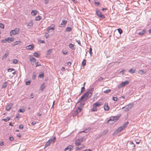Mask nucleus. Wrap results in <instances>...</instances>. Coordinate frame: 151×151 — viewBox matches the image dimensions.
Listing matches in <instances>:
<instances>
[{"instance_id": "412c9836", "label": "nucleus", "mask_w": 151, "mask_h": 151, "mask_svg": "<svg viewBox=\"0 0 151 151\" xmlns=\"http://www.w3.org/2000/svg\"><path fill=\"white\" fill-rule=\"evenodd\" d=\"M74 45H73L72 43H70L69 45V48L72 50H75V48L74 47Z\"/></svg>"}, {"instance_id": "79ce46f5", "label": "nucleus", "mask_w": 151, "mask_h": 151, "mask_svg": "<svg viewBox=\"0 0 151 151\" xmlns=\"http://www.w3.org/2000/svg\"><path fill=\"white\" fill-rule=\"evenodd\" d=\"M9 40L8 41V42L9 43L11 42H13L14 40V39L13 38H8Z\"/></svg>"}, {"instance_id": "603ef678", "label": "nucleus", "mask_w": 151, "mask_h": 151, "mask_svg": "<svg viewBox=\"0 0 151 151\" xmlns=\"http://www.w3.org/2000/svg\"><path fill=\"white\" fill-rule=\"evenodd\" d=\"M85 91V88L84 87V86L83 87H82L81 88V93H82L83 91Z\"/></svg>"}, {"instance_id": "2f4dec72", "label": "nucleus", "mask_w": 151, "mask_h": 151, "mask_svg": "<svg viewBox=\"0 0 151 151\" xmlns=\"http://www.w3.org/2000/svg\"><path fill=\"white\" fill-rule=\"evenodd\" d=\"M86 60L85 59H84L83 61L82 62V65L83 66H84L86 64Z\"/></svg>"}, {"instance_id": "f257e3e1", "label": "nucleus", "mask_w": 151, "mask_h": 151, "mask_svg": "<svg viewBox=\"0 0 151 151\" xmlns=\"http://www.w3.org/2000/svg\"><path fill=\"white\" fill-rule=\"evenodd\" d=\"M94 90V88H92L86 93L82 95L81 98V99H83L84 101H86L88 97H90Z\"/></svg>"}, {"instance_id": "5fc2aeb1", "label": "nucleus", "mask_w": 151, "mask_h": 151, "mask_svg": "<svg viewBox=\"0 0 151 151\" xmlns=\"http://www.w3.org/2000/svg\"><path fill=\"white\" fill-rule=\"evenodd\" d=\"M114 122L116 121L119 118L117 116H114Z\"/></svg>"}, {"instance_id": "b1692460", "label": "nucleus", "mask_w": 151, "mask_h": 151, "mask_svg": "<svg viewBox=\"0 0 151 151\" xmlns=\"http://www.w3.org/2000/svg\"><path fill=\"white\" fill-rule=\"evenodd\" d=\"M108 132V130L106 129L104 130L101 133V135H106Z\"/></svg>"}, {"instance_id": "dca6fc26", "label": "nucleus", "mask_w": 151, "mask_h": 151, "mask_svg": "<svg viewBox=\"0 0 151 151\" xmlns=\"http://www.w3.org/2000/svg\"><path fill=\"white\" fill-rule=\"evenodd\" d=\"M56 139L55 137H53L50 139L48 140L50 143H53L55 141Z\"/></svg>"}, {"instance_id": "c85d7f7f", "label": "nucleus", "mask_w": 151, "mask_h": 151, "mask_svg": "<svg viewBox=\"0 0 151 151\" xmlns=\"http://www.w3.org/2000/svg\"><path fill=\"white\" fill-rule=\"evenodd\" d=\"M129 124V122H126L122 126V127H123L124 128V129L127 127V126Z\"/></svg>"}, {"instance_id": "0e129e2a", "label": "nucleus", "mask_w": 151, "mask_h": 151, "mask_svg": "<svg viewBox=\"0 0 151 151\" xmlns=\"http://www.w3.org/2000/svg\"><path fill=\"white\" fill-rule=\"evenodd\" d=\"M125 71V70H122L120 72V73H122V74H123L124 73Z\"/></svg>"}, {"instance_id": "9b49d317", "label": "nucleus", "mask_w": 151, "mask_h": 151, "mask_svg": "<svg viewBox=\"0 0 151 151\" xmlns=\"http://www.w3.org/2000/svg\"><path fill=\"white\" fill-rule=\"evenodd\" d=\"M104 109L105 111H108L110 109L109 107L108 106L107 103H105L104 106Z\"/></svg>"}, {"instance_id": "a211bd4d", "label": "nucleus", "mask_w": 151, "mask_h": 151, "mask_svg": "<svg viewBox=\"0 0 151 151\" xmlns=\"http://www.w3.org/2000/svg\"><path fill=\"white\" fill-rule=\"evenodd\" d=\"M30 61L31 62L32 64L33 65L36 61V59L35 58L32 57L30 59Z\"/></svg>"}, {"instance_id": "bf43d9fd", "label": "nucleus", "mask_w": 151, "mask_h": 151, "mask_svg": "<svg viewBox=\"0 0 151 151\" xmlns=\"http://www.w3.org/2000/svg\"><path fill=\"white\" fill-rule=\"evenodd\" d=\"M23 125L22 124H21L19 125V128L20 129H22L23 128Z\"/></svg>"}, {"instance_id": "423d86ee", "label": "nucleus", "mask_w": 151, "mask_h": 151, "mask_svg": "<svg viewBox=\"0 0 151 151\" xmlns=\"http://www.w3.org/2000/svg\"><path fill=\"white\" fill-rule=\"evenodd\" d=\"M19 31V28H16L14 30H12L10 32V34L11 35H14L18 33Z\"/></svg>"}, {"instance_id": "58836bf2", "label": "nucleus", "mask_w": 151, "mask_h": 151, "mask_svg": "<svg viewBox=\"0 0 151 151\" xmlns=\"http://www.w3.org/2000/svg\"><path fill=\"white\" fill-rule=\"evenodd\" d=\"M72 29L70 27H67L65 31L66 32H70L71 31Z\"/></svg>"}, {"instance_id": "393cba45", "label": "nucleus", "mask_w": 151, "mask_h": 151, "mask_svg": "<svg viewBox=\"0 0 151 151\" xmlns=\"http://www.w3.org/2000/svg\"><path fill=\"white\" fill-rule=\"evenodd\" d=\"M51 144V143H50V142L49 141H47V142L46 143V144L45 145V147H47L48 146H50V145Z\"/></svg>"}, {"instance_id": "39448f33", "label": "nucleus", "mask_w": 151, "mask_h": 151, "mask_svg": "<svg viewBox=\"0 0 151 151\" xmlns=\"http://www.w3.org/2000/svg\"><path fill=\"white\" fill-rule=\"evenodd\" d=\"M83 140V138L82 137L79 138L76 140V142H75V144L77 146H79L80 145L81 143L82 142Z\"/></svg>"}, {"instance_id": "c756f323", "label": "nucleus", "mask_w": 151, "mask_h": 151, "mask_svg": "<svg viewBox=\"0 0 151 151\" xmlns=\"http://www.w3.org/2000/svg\"><path fill=\"white\" fill-rule=\"evenodd\" d=\"M37 11L35 10H32L31 12V14L33 16H35L37 14Z\"/></svg>"}, {"instance_id": "c9c22d12", "label": "nucleus", "mask_w": 151, "mask_h": 151, "mask_svg": "<svg viewBox=\"0 0 151 151\" xmlns=\"http://www.w3.org/2000/svg\"><path fill=\"white\" fill-rule=\"evenodd\" d=\"M36 78V75H35V73H33L32 76V78L33 80H35V79Z\"/></svg>"}, {"instance_id": "20e7f679", "label": "nucleus", "mask_w": 151, "mask_h": 151, "mask_svg": "<svg viewBox=\"0 0 151 151\" xmlns=\"http://www.w3.org/2000/svg\"><path fill=\"white\" fill-rule=\"evenodd\" d=\"M96 14L99 18L102 19H104L105 18L104 15L102 14L101 12L98 9H96Z\"/></svg>"}, {"instance_id": "864d4df0", "label": "nucleus", "mask_w": 151, "mask_h": 151, "mask_svg": "<svg viewBox=\"0 0 151 151\" xmlns=\"http://www.w3.org/2000/svg\"><path fill=\"white\" fill-rule=\"evenodd\" d=\"M14 69L13 68H9L8 69V71L9 72H12L13 70H14Z\"/></svg>"}, {"instance_id": "f03ea898", "label": "nucleus", "mask_w": 151, "mask_h": 151, "mask_svg": "<svg viewBox=\"0 0 151 151\" xmlns=\"http://www.w3.org/2000/svg\"><path fill=\"white\" fill-rule=\"evenodd\" d=\"M133 105L134 104L132 103L129 104L128 105L125 106V107H123L122 109H123L125 108V109H124L123 110L126 111H127L131 109Z\"/></svg>"}, {"instance_id": "473e14b6", "label": "nucleus", "mask_w": 151, "mask_h": 151, "mask_svg": "<svg viewBox=\"0 0 151 151\" xmlns=\"http://www.w3.org/2000/svg\"><path fill=\"white\" fill-rule=\"evenodd\" d=\"M21 41H17L14 42V45H19L21 43Z\"/></svg>"}, {"instance_id": "f704fd0d", "label": "nucleus", "mask_w": 151, "mask_h": 151, "mask_svg": "<svg viewBox=\"0 0 151 151\" xmlns=\"http://www.w3.org/2000/svg\"><path fill=\"white\" fill-rule=\"evenodd\" d=\"M41 19V17L40 16H38L35 18V20L37 21L40 20Z\"/></svg>"}, {"instance_id": "5701e85b", "label": "nucleus", "mask_w": 151, "mask_h": 151, "mask_svg": "<svg viewBox=\"0 0 151 151\" xmlns=\"http://www.w3.org/2000/svg\"><path fill=\"white\" fill-rule=\"evenodd\" d=\"M45 84L43 83L41 85L40 87V89L42 91L45 88Z\"/></svg>"}, {"instance_id": "49530a36", "label": "nucleus", "mask_w": 151, "mask_h": 151, "mask_svg": "<svg viewBox=\"0 0 151 151\" xmlns=\"http://www.w3.org/2000/svg\"><path fill=\"white\" fill-rule=\"evenodd\" d=\"M111 91V90L110 89H107L104 91V92L106 93H109Z\"/></svg>"}, {"instance_id": "f3484780", "label": "nucleus", "mask_w": 151, "mask_h": 151, "mask_svg": "<svg viewBox=\"0 0 151 151\" xmlns=\"http://www.w3.org/2000/svg\"><path fill=\"white\" fill-rule=\"evenodd\" d=\"M55 28L54 27H52L50 26L47 29V31L48 32H51V30H53Z\"/></svg>"}, {"instance_id": "13d9d810", "label": "nucleus", "mask_w": 151, "mask_h": 151, "mask_svg": "<svg viewBox=\"0 0 151 151\" xmlns=\"http://www.w3.org/2000/svg\"><path fill=\"white\" fill-rule=\"evenodd\" d=\"M90 129L88 128V129H86L85 130H83V131H82L81 132H84L85 133H87V131H89Z\"/></svg>"}, {"instance_id": "4468645a", "label": "nucleus", "mask_w": 151, "mask_h": 151, "mask_svg": "<svg viewBox=\"0 0 151 151\" xmlns=\"http://www.w3.org/2000/svg\"><path fill=\"white\" fill-rule=\"evenodd\" d=\"M146 32V29H143L141 31L139 32L138 34L139 35H142L144 34Z\"/></svg>"}, {"instance_id": "6e6d98bb", "label": "nucleus", "mask_w": 151, "mask_h": 151, "mask_svg": "<svg viewBox=\"0 0 151 151\" xmlns=\"http://www.w3.org/2000/svg\"><path fill=\"white\" fill-rule=\"evenodd\" d=\"M92 48H91L90 47L89 49V53L91 56L92 54Z\"/></svg>"}, {"instance_id": "1a4fd4ad", "label": "nucleus", "mask_w": 151, "mask_h": 151, "mask_svg": "<svg viewBox=\"0 0 151 151\" xmlns=\"http://www.w3.org/2000/svg\"><path fill=\"white\" fill-rule=\"evenodd\" d=\"M123 127L121 126L114 133V134H117L121 132L122 130L124 129Z\"/></svg>"}, {"instance_id": "0eeeda50", "label": "nucleus", "mask_w": 151, "mask_h": 151, "mask_svg": "<svg viewBox=\"0 0 151 151\" xmlns=\"http://www.w3.org/2000/svg\"><path fill=\"white\" fill-rule=\"evenodd\" d=\"M86 101H84L83 99H81V98L79 99V100L77 102V103H79L80 104L79 105V106L83 108L85 104L84 102Z\"/></svg>"}, {"instance_id": "6e6552de", "label": "nucleus", "mask_w": 151, "mask_h": 151, "mask_svg": "<svg viewBox=\"0 0 151 151\" xmlns=\"http://www.w3.org/2000/svg\"><path fill=\"white\" fill-rule=\"evenodd\" d=\"M129 83V82L128 81H124L122 82L119 85V88H120L122 86H124L126 85H127Z\"/></svg>"}, {"instance_id": "052dcab7", "label": "nucleus", "mask_w": 151, "mask_h": 151, "mask_svg": "<svg viewBox=\"0 0 151 151\" xmlns=\"http://www.w3.org/2000/svg\"><path fill=\"white\" fill-rule=\"evenodd\" d=\"M0 27L2 29L4 28V26L2 23H0Z\"/></svg>"}, {"instance_id": "a18cd8bd", "label": "nucleus", "mask_w": 151, "mask_h": 151, "mask_svg": "<svg viewBox=\"0 0 151 151\" xmlns=\"http://www.w3.org/2000/svg\"><path fill=\"white\" fill-rule=\"evenodd\" d=\"M83 108L79 106L77 108V110H78L79 112H80L82 110Z\"/></svg>"}, {"instance_id": "680f3d73", "label": "nucleus", "mask_w": 151, "mask_h": 151, "mask_svg": "<svg viewBox=\"0 0 151 151\" xmlns=\"http://www.w3.org/2000/svg\"><path fill=\"white\" fill-rule=\"evenodd\" d=\"M45 36L46 38L47 39L49 37V35L48 34V33H46L45 34Z\"/></svg>"}, {"instance_id": "9d476101", "label": "nucleus", "mask_w": 151, "mask_h": 151, "mask_svg": "<svg viewBox=\"0 0 151 151\" xmlns=\"http://www.w3.org/2000/svg\"><path fill=\"white\" fill-rule=\"evenodd\" d=\"M67 23V21L65 19L62 20V23L60 25V27H65Z\"/></svg>"}, {"instance_id": "4c0bfd02", "label": "nucleus", "mask_w": 151, "mask_h": 151, "mask_svg": "<svg viewBox=\"0 0 151 151\" xmlns=\"http://www.w3.org/2000/svg\"><path fill=\"white\" fill-rule=\"evenodd\" d=\"M79 112L78 110H76L74 112V113L73 114V116H76L77 115L78 113Z\"/></svg>"}, {"instance_id": "ea45409f", "label": "nucleus", "mask_w": 151, "mask_h": 151, "mask_svg": "<svg viewBox=\"0 0 151 151\" xmlns=\"http://www.w3.org/2000/svg\"><path fill=\"white\" fill-rule=\"evenodd\" d=\"M34 55L37 58H38L40 56V55L37 52H35L34 53Z\"/></svg>"}, {"instance_id": "f8f14e48", "label": "nucleus", "mask_w": 151, "mask_h": 151, "mask_svg": "<svg viewBox=\"0 0 151 151\" xmlns=\"http://www.w3.org/2000/svg\"><path fill=\"white\" fill-rule=\"evenodd\" d=\"M73 146L72 145H69L64 149V151H70L71 149H73Z\"/></svg>"}, {"instance_id": "2eb2a0df", "label": "nucleus", "mask_w": 151, "mask_h": 151, "mask_svg": "<svg viewBox=\"0 0 151 151\" xmlns=\"http://www.w3.org/2000/svg\"><path fill=\"white\" fill-rule=\"evenodd\" d=\"M114 116H111L110 118L108 120V123L110 124L113 123L114 122H114Z\"/></svg>"}, {"instance_id": "4be33fe9", "label": "nucleus", "mask_w": 151, "mask_h": 151, "mask_svg": "<svg viewBox=\"0 0 151 151\" xmlns=\"http://www.w3.org/2000/svg\"><path fill=\"white\" fill-rule=\"evenodd\" d=\"M34 46L31 45H29L26 47V49L27 50H31L33 49Z\"/></svg>"}, {"instance_id": "8fccbe9b", "label": "nucleus", "mask_w": 151, "mask_h": 151, "mask_svg": "<svg viewBox=\"0 0 151 151\" xmlns=\"http://www.w3.org/2000/svg\"><path fill=\"white\" fill-rule=\"evenodd\" d=\"M24 111L25 110L24 109H20L19 110V111L22 113H23Z\"/></svg>"}, {"instance_id": "c03bdc74", "label": "nucleus", "mask_w": 151, "mask_h": 151, "mask_svg": "<svg viewBox=\"0 0 151 151\" xmlns=\"http://www.w3.org/2000/svg\"><path fill=\"white\" fill-rule=\"evenodd\" d=\"M44 76V75L43 73H42L41 74H40L39 75V77L40 78H43Z\"/></svg>"}, {"instance_id": "bb28decb", "label": "nucleus", "mask_w": 151, "mask_h": 151, "mask_svg": "<svg viewBox=\"0 0 151 151\" xmlns=\"http://www.w3.org/2000/svg\"><path fill=\"white\" fill-rule=\"evenodd\" d=\"M33 24V22L31 20L28 23V26L32 27V26Z\"/></svg>"}, {"instance_id": "338daca9", "label": "nucleus", "mask_w": 151, "mask_h": 151, "mask_svg": "<svg viewBox=\"0 0 151 151\" xmlns=\"http://www.w3.org/2000/svg\"><path fill=\"white\" fill-rule=\"evenodd\" d=\"M113 100L115 101H116L117 100V97H113Z\"/></svg>"}, {"instance_id": "69168bd1", "label": "nucleus", "mask_w": 151, "mask_h": 151, "mask_svg": "<svg viewBox=\"0 0 151 151\" xmlns=\"http://www.w3.org/2000/svg\"><path fill=\"white\" fill-rule=\"evenodd\" d=\"M9 139L11 141H12L14 139V138L12 137H9Z\"/></svg>"}, {"instance_id": "a19ab883", "label": "nucleus", "mask_w": 151, "mask_h": 151, "mask_svg": "<svg viewBox=\"0 0 151 151\" xmlns=\"http://www.w3.org/2000/svg\"><path fill=\"white\" fill-rule=\"evenodd\" d=\"M91 111H97V109L96 107H94L91 109Z\"/></svg>"}, {"instance_id": "7c9ffc66", "label": "nucleus", "mask_w": 151, "mask_h": 151, "mask_svg": "<svg viewBox=\"0 0 151 151\" xmlns=\"http://www.w3.org/2000/svg\"><path fill=\"white\" fill-rule=\"evenodd\" d=\"M135 72V69L133 70V69H130L129 71V72L130 73H134Z\"/></svg>"}, {"instance_id": "ddd939ff", "label": "nucleus", "mask_w": 151, "mask_h": 151, "mask_svg": "<svg viewBox=\"0 0 151 151\" xmlns=\"http://www.w3.org/2000/svg\"><path fill=\"white\" fill-rule=\"evenodd\" d=\"M13 104L12 103H10L6 107V109L7 111H9L12 107L13 106Z\"/></svg>"}, {"instance_id": "e433bc0d", "label": "nucleus", "mask_w": 151, "mask_h": 151, "mask_svg": "<svg viewBox=\"0 0 151 151\" xmlns=\"http://www.w3.org/2000/svg\"><path fill=\"white\" fill-rule=\"evenodd\" d=\"M8 54L6 53H5L4 55L2 57V59L4 60L5 58H6L8 56Z\"/></svg>"}, {"instance_id": "de8ad7c7", "label": "nucleus", "mask_w": 151, "mask_h": 151, "mask_svg": "<svg viewBox=\"0 0 151 151\" xmlns=\"http://www.w3.org/2000/svg\"><path fill=\"white\" fill-rule=\"evenodd\" d=\"M31 82V81L30 80H29L27 81H26V85H29L30 84Z\"/></svg>"}, {"instance_id": "6ab92c4d", "label": "nucleus", "mask_w": 151, "mask_h": 151, "mask_svg": "<svg viewBox=\"0 0 151 151\" xmlns=\"http://www.w3.org/2000/svg\"><path fill=\"white\" fill-rule=\"evenodd\" d=\"M8 84L7 81H5L2 85V88H5L7 86Z\"/></svg>"}, {"instance_id": "aec40b11", "label": "nucleus", "mask_w": 151, "mask_h": 151, "mask_svg": "<svg viewBox=\"0 0 151 151\" xmlns=\"http://www.w3.org/2000/svg\"><path fill=\"white\" fill-rule=\"evenodd\" d=\"M101 105V104L100 102H97L94 104H93V106L96 107L97 106H100Z\"/></svg>"}, {"instance_id": "72a5a7b5", "label": "nucleus", "mask_w": 151, "mask_h": 151, "mask_svg": "<svg viewBox=\"0 0 151 151\" xmlns=\"http://www.w3.org/2000/svg\"><path fill=\"white\" fill-rule=\"evenodd\" d=\"M10 119V118L9 117H7L6 119H3L2 120L5 121L7 122L9 121Z\"/></svg>"}, {"instance_id": "a878e982", "label": "nucleus", "mask_w": 151, "mask_h": 151, "mask_svg": "<svg viewBox=\"0 0 151 151\" xmlns=\"http://www.w3.org/2000/svg\"><path fill=\"white\" fill-rule=\"evenodd\" d=\"M8 40L9 38H6L2 40L1 42L3 43H6L7 42H8Z\"/></svg>"}, {"instance_id": "4d7b16f0", "label": "nucleus", "mask_w": 151, "mask_h": 151, "mask_svg": "<svg viewBox=\"0 0 151 151\" xmlns=\"http://www.w3.org/2000/svg\"><path fill=\"white\" fill-rule=\"evenodd\" d=\"M51 52V50H49L47 51V55H49L50 54Z\"/></svg>"}, {"instance_id": "774afa93", "label": "nucleus", "mask_w": 151, "mask_h": 151, "mask_svg": "<svg viewBox=\"0 0 151 151\" xmlns=\"http://www.w3.org/2000/svg\"><path fill=\"white\" fill-rule=\"evenodd\" d=\"M31 97L30 98V99L32 98H34V95L33 93H32L30 95Z\"/></svg>"}, {"instance_id": "37998d69", "label": "nucleus", "mask_w": 151, "mask_h": 151, "mask_svg": "<svg viewBox=\"0 0 151 151\" xmlns=\"http://www.w3.org/2000/svg\"><path fill=\"white\" fill-rule=\"evenodd\" d=\"M117 30L118 31V32L120 35L123 32L122 30L120 28L118 29Z\"/></svg>"}, {"instance_id": "7ed1b4c3", "label": "nucleus", "mask_w": 151, "mask_h": 151, "mask_svg": "<svg viewBox=\"0 0 151 151\" xmlns=\"http://www.w3.org/2000/svg\"><path fill=\"white\" fill-rule=\"evenodd\" d=\"M127 145L129 149L132 150L134 149L135 147V145L131 141L128 142L127 144Z\"/></svg>"}, {"instance_id": "3c124183", "label": "nucleus", "mask_w": 151, "mask_h": 151, "mask_svg": "<svg viewBox=\"0 0 151 151\" xmlns=\"http://www.w3.org/2000/svg\"><path fill=\"white\" fill-rule=\"evenodd\" d=\"M17 59H14L13 60V63L14 64H16L17 63Z\"/></svg>"}, {"instance_id": "09e8293b", "label": "nucleus", "mask_w": 151, "mask_h": 151, "mask_svg": "<svg viewBox=\"0 0 151 151\" xmlns=\"http://www.w3.org/2000/svg\"><path fill=\"white\" fill-rule=\"evenodd\" d=\"M75 40H76V42L78 43V44H79V45L81 46H82L80 40H78L76 39Z\"/></svg>"}, {"instance_id": "cd10ccee", "label": "nucleus", "mask_w": 151, "mask_h": 151, "mask_svg": "<svg viewBox=\"0 0 151 151\" xmlns=\"http://www.w3.org/2000/svg\"><path fill=\"white\" fill-rule=\"evenodd\" d=\"M145 73H146V72H145V71L144 72L142 70H139V71H138V73L139 74L141 75L142 74H143Z\"/></svg>"}, {"instance_id": "e2e57ef3", "label": "nucleus", "mask_w": 151, "mask_h": 151, "mask_svg": "<svg viewBox=\"0 0 151 151\" xmlns=\"http://www.w3.org/2000/svg\"><path fill=\"white\" fill-rule=\"evenodd\" d=\"M36 67H37L38 66H41V65L40 64H39L38 62H36Z\"/></svg>"}]
</instances>
